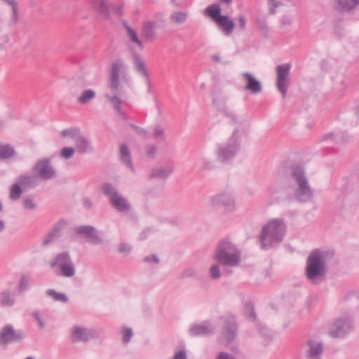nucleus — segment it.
Segmentation results:
<instances>
[{
	"instance_id": "nucleus-1",
	"label": "nucleus",
	"mask_w": 359,
	"mask_h": 359,
	"mask_svg": "<svg viewBox=\"0 0 359 359\" xmlns=\"http://www.w3.org/2000/svg\"><path fill=\"white\" fill-rule=\"evenodd\" d=\"M286 225L281 219H273L263 227L259 241L262 248L269 250L280 244L285 236Z\"/></svg>"
},
{
	"instance_id": "nucleus-2",
	"label": "nucleus",
	"mask_w": 359,
	"mask_h": 359,
	"mask_svg": "<svg viewBox=\"0 0 359 359\" xmlns=\"http://www.w3.org/2000/svg\"><path fill=\"white\" fill-rule=\"evenodd\" d=\"M328 252L317 250L313 252L307 259L306 274L313 283H318L326 273V262Z\"/></svg>"
},
{
	"instance_id": "nucleus-3",
	"label": "nucleus",
	"mask_w": 359,
	"mask_h": 359,
	"mask_svg": "<svg viewBox=\"0 0 359 359\" xmlns=\"http://www.w3.org/2000/svg\"><path fill=\"white\" fill-rule=\"evenodd\" d=\"M291 174L295 184L293 194L294 198L300 203H306L311 201L313 191L304 168L294 166L292 168Z\"/></svg>"
},
{
	"instance_id": "nucleus-4",
	"label": "nucleus",
	"mask_w": 359,
	"mask_h": 359,
	"mask_svg": "<svg viewBox=\"0 0 359 359\" xmlns=\"http://www.w3.org/2000/svg\"><path fill=\"white\" fill-rule=\"evenodd\" d=\"M241 254L237 247L228 240L218 244L214 254V259L227 266H237L241 262Z\"/></svg>"
},
{
	"instance_id": "nucleus-5",
	"label": "nucleus",
	"mask_w": 359,
	"mask_h": 359,
	"mask_svg": "<svg viewBox=\"0 0 359 359\" xmlns=\"http://www.w3.org/2000/svg\"><path fill=\"white\" fill-rule=\"evenodd\" d=\"M238 130L234 129L233 133L225 143L218 145L217 158L222 162H228L234 158L240 150Z\"/></svg>"
},
{
	"instance_id": "nucleus-6",
	"label": "nucleus",
	"mask_w": 359,
	"mask_h": 359,
	"mask_svg": "<svg viewBox=\"0 0 359 359\" xmlns=\"http://www.w3.org/2000/svg\"><path fill=\"white\" fill-rule=\"evenodd\" d=\"M104 194L109 198L111 206L121 212H128L130 205L128 200L124 198L116 189L111 184H104L102 187Z\"/></svg>"
},
{
	"instance_id": "nucleus-7",
	"label": "nucleus",
	"mask_w": 359,
	"mask_h": 359,
	"mask_svg": "<svg viewBox=\"0 0 359 359\" xmlns=\"http://www.w3.org/2000/svg\"><path fill=\"white\" fill-rule=\"evenodd\" d=\"M353 319L349 315H343L337 318L332 325L330 334L332 337H343L352 331Z\"/></svg>"
},
{
	"instance_id": "nucleus-8",
	"label": "nucleus",
	"mask_w": 359,
	"mask_h": 359,
	"mask_svg": "<svg viewBox=\"0 0 359 359\" xmlns=\"http://www.w3.org/2000/svg\"><path fill=\"white\" fill-rule=\"evenodd\" d=\"M122 76L126 80H130L127 74V66L121 60L114 61L111 65L110 88L113 93H116L119 88V78Z\"/></svg>"
},
{
	"instance_id": "nucleus-9",
	"label": "nucleus",
	"mask_w": 359,
	"mask_h": 359,
	"mask_svg": "<svg viewBox=\"0 0 359 359\" xmlns=\"http://www.w3.org/2000/svg\"><path fill=\"white\" fill-rule=\"evenodd\" d=\"M209 204L213 208L223 207L228 211H231L235 208L234 198L227 191L220 192L212 196Z\"/></svg>"
},
{
	"instance_id": "nucleus-10",
	"label": "nucleus",
	"mask_w": 359,
	"mask_h": 359,
	"mask_svg": "<svg viewBox=\"0 0 359 359\" xmlns=\"http://www.w3.org/2000/svg\"><path fill=\"white\" fill-rule=\"evenodd\" d=\"M291 65L289 63H284L278 65L277 71V88L284 97L286 95L287 85L289 83V74Z\"/></svg>"
},
{
	"instance_id": "nucleus-11",
	"label": "nucleus",
	"mask_w": 359,
	"mask_h": 359,
	"mask_svg": "<svg viewBox=\"0 0 359 359\" xmlns=\"http://www.w3.org/2000/svg\"><path fill=\"white\" fill-rule=\"evenodd\" d=\"M96 337V332L82 325H76L72 327L70 339L72 341L87 342Z\"/></svg>"
},
{
	"instance_id": "nucleus-12",
	"label": "nucleus",
	"mask_w": 359,
	"mask_h": 359,
	"mask_svg": "<svg viewBox=\"0 0 359 359\" xmlns=\"http://www.w3.org/2000/svg\"><path fill=\"white\" fill-rule=\"evenodd\" d=\"M25 334L23 331L15 330L11 325H6L0 331V344L5 345L10 342L23 339Z\"/></svg>"
},
{
	"instance_id": "nucleus-13",
	"label": "nucleus",
	"mask_w": 359,
	"mask_h": 359,
	"mask_svg": "<svg viewBox=\"0 0 359 359\" xmlns=\"http://www.w3.org/2000/svg\"><path fill=\"white\" fill-rule=\"evenodd\" d=\"M215 328L210 321L206 320L191 325L189 329V334L193 337L209 335L214 332Z\"/></svg>"
},
{
	"instance_id": "nucleus-14",
	"label": "nucleus",
	"mask_w": 359,
	"mask_h": 359,
	"mask_svg": "<svg viewBox=\"0 0 359 359\" xmlns=\"http://www.w3.org/2000/svg\"><path fill=\"white\" fill-rule=\"evenodd\" d=\"M34 171L39 177L43 180H48L55 174V170L50 166L49 161L47 159L39 161L34 168Z\"/></svg>"
},
{
	"instance_id": "nucleus-15",
	"label": "nucleus",
	"mask_w": 359,
	"mask_h": 359,
	"mask_svg": "<svg viewBox=\"0 0 359 359\" xmlns=\"http://www.w3.org/2000/svg\"><path fill=\"white\" fill-rule=\"evenodd\" d=\"M236 334V326L235 318L233 316H228L224 320L221 340L224 339L226 342H229L235 338Z\"/></svg>"
},
{
	"instance_id": "nucleus-16",
	"label": "nucleus",
	"mask_w": 359,
	"mask_h": 359,
	"mask_svg": "<svg viewBox=\"0 0 359 359\" xmlns=\"http://www.w3.org/2000/svg\"><path fill=\"white\" fill-rule=\"evenodd\" d=\"M307 359H321L324 347L320 341L316 339H309L307 341Z\"/></svg>"
},
{
	"instance_id": "nucleus-17",
	"label": "nucleus",
	"mask_w": 359,
	"mask_h": 359,
	"mask_svg": "<svg viewBox=\"0 0 359 359\" xmlns=\"http://www.w3.org/2000/svg\"><path fill=\"white\" fill-rule=\"evenodd\" d=\"M76 232L83 236L87 241L94 245L102 243L101 238L97 235L95 229L91 226H81L76 228Z\"/></svg>"
},
{
	"instance_id": "nucleus-18",
	"label": "nucleus",
	"mask_w": 359,
	"mask_h": 359,
	"mask_svg": "<svg viewBox=\"0 0 359 359\" xmlns=\"http://www.w3.org/2000/svg\"><path fill=\"white\" fill-rule=\"evenodd\" d=\"M135 67L137 72L146 79L149 88H150L149 74L147 68V65L143 59L136 53L133 54Z\"/></svg>"
},
{
	"instance_id": "nucleus-19",
	"label": "nucleus",
	"mask_w": 359,
	"mask_h": 359,
	"mask_svg": "<svg viewBox=\"0 0 359 359\" xmlns=\"http://www.w3.org/2000/svg\"><path fill=\"white\" fill-rule=\"evenodd\" d=\"M241 76L246 80V86L245 88L254 94L259 93L262 91V87L261 83L257 80L251 74L245 72Z\"/></svg>"
},
{
	"instance_id": "nucleus-20",
	"label": "nucleus",
	"mask_w": 359,
	"mask_h": 359,
	"mask_svg": "<svg viewBox=\"0 0 359 359\" xmlns=\"http://www.w3.org/2000/svg\"><path fill=\"white\" fill-rule=\"evenodd\" d=\"M69 255L67 252H62L58 254L56 257L51 261L50 266L57 274V271H60L65 265L71 262Z\"/></svg>"
},
{
	"instance_id": "nucleus-21",
	"label": "nucleus",
	"mask_w": 359,
	"mask_h": 359,
	"mask_svg": "<svg viewBox=\"0 0 359 359\" xmlns=\"http://www.w3.org/2000/svg\"><path fill=\"white\" fill-rule=\"evenodd\" d=\"M226 36H229L235 28V23L226 15L219 18L216 22Z\"/></svg>"
},
{
	"instance_id": "nucleus-22",
	"label": "nucleus",
	"mask_w": 359,
	"mask_h": 359,
	"mask_svg": "<svg viewBox=\"0 0 359 359\" xmlns=\"http://www.w3.org/2000/svg\"><path fill=\"white\" fill-rule=\"evenodd\" d=\"M15 303V297L8 290H4L0 293V305L4 308L12 307Z\"/></svg>"
},
{
	"instance_id": "nucleus-23",
	"label": "nucleus",
	"mask_w": 359,
	"mask_h": 359,
	"mask_svg": "<svg viewBox=\"0 0 359 359\" xmlns=\"http://www.w3.org/2000/svg\"><path fill=\"white\" fill-rule=\"evenodd\" d=\"M76 149L79 153L85 154L92 151L90 142L81 134L76 139Z\"/></svg>"
},
{
	"instance_id": "nucleus-24",
	"label": "nucleus",
	"mask_w": 359,
	"mask_h": 359,
	"mask_svg": "<svg viewBox=\"0 0 359 359\" xmlns=\"http://www.w3.org/2000/svg\"><path fill=\"white\" fill-rule=\"evenodd\" d=\"M120 153L122 163L127 165L132 171H134V167L132 163L130 153L126 144H123L121 146Z\"/></svg>"
},
{
	"instance_id": "nucleus-25",
	"label": "nucleus",
	"mask_w": 359,
	"mask_h": 359,
	"mask_svg": "<svg viewBox=\"0 0 359 359\" xmlns=\"http://www.w3.org/2000/svg\"><path fill=\"white\" fill-rule=\"evenodd\" d=\"M15 182L19 184L23 189L32 188L36 185L35 177L30 175H22L19 176Z\"/></svg>"
},
{
	"instance_id": "nucleus-26",
	"label": "nucleus",
	"mask_w": 359,
	"mask_h": 359,
	"mask_svg": "<svg viewBox=\"0 0 359 359\" xmlns=\"http://www.w3.org/2000/svg\"><path fill=\"white\" fill-rule=\"evenodd\" d=\"M189 17L187 11H175L172 12L170 16L172 22L177 25L184 23Z\"/></svg>"
},
{
	"instance_id": "nucleus-27",
	"label": "nucleus",
	"mask_w": 359,
	"mask_h": 359,
	"mask_svg": "<svg viewBox=\"0 0 359 359\" xmlns=\"http://www.w3.org/2000/svg\"><path fill=\"white\" fill-rule=\"evenodd\" d=\"M339 8L344 11L354 10L359 5V0H336Z\"/></svg>"
},
{
	"instance_id": "nucleus-28",
	"label": "nucleus",
	"mask_w": 359,
	"mask_h": 359,
	"mask_svg": "<svg viewBox=\"0 0 359 359\" xmlns=\"http://www.w3.org/2000/svg\"><path fill=\"white\" fill-rule=\"evenodd\" d=\"M106 98L111 104L114 108L116 110L118 114L123 118H126V114L121 109V104L123 102L116 95H110L109 94L105 95Z\"/></svg>"
},
{
	"instance_id": "nucleus-29",
	"label": "nucleus",
	"mask_w": 359,
	"mask_h": 359,
	"mask_svg": "<svg viewBox=\"0 0 359 359\" xmlns=\"http://www.w3.org/2000/svg\"><path fill=\"white\" fill-rule=\"evenodd\" d=\"M222 9L219 4H213L208 6L205 12V13L210 17L215 22L217 21L219 18L223 15H221Z\"/></svg>"
},
{
	"instance_id": "nucleus-30",
	"label": "nucleus",
	"mask_w": 359,
	"mask_h": 359,
	"mask_svg": "<svg viewBox=\"0 0 359 359\" xmlns=\"http://www.w3.org/2000/svg\"><path fill=\"white\" fill-rule=\"evenodd\" d=\"M172 168L170 167L163 168L160 167L154 169L151 172V177H156L159 179H166L172 172Z\"/></svg>"
},
{
	"instance_id": "nucleus-31",
	"label": "nucleus",
	"mask_w": 359,
	"mask_h": 359,
	"mask_svg": "<svg viewBox=\"0 0 359 359\" xmlns=\"http://www.w3.org/2000/svg\"><path fill=\"white\" fill-rule=\"evenodd\" d=\"M96 96L95 91L93 89L85 90L81 95L77 98L78 103L81 104H86L90 100H93Z\"/></svg>"
},
{
	"instance_id": "nucleus-32",
	"label": "nucleus",
	"mask_w": 359,
	"mask_h": 359,
	"mask_svg": "<svg viewBox=\"0 0 359 359\" xmlns=\"http://www.w3.org/2000/svg\"><path fill=\"white\" fill-rule=\"evenodd\" d=\"M156 25L154 22L147 21L143 25V33L144 37L149 40H153L155 38L154 29Z\"/></svg>"
},
{
	"instance_id": "nucleus-33",
	"label": "nucleus",
	"mask_w": 359,
	"mask_h": 359,
	"mask_svg": "<svg viewBox=\"0 0 359 359\" xmlns=\"http://www.w3.org/2000/svg\"><path fill=\"white\" fill-rule=\"evenodd\" d=\"M46 295L51 297L55 302L66 303L68 302V297L65 293L56 292L55 290L48 289L46 290Z\"/></svg>"
},
{
	"instance_id": "nucleus-34",
	"label": "nucleus",
	"mask_w": 359,
	"mask_h": 359,
	"mask_svg": "<svg viewBox=\"0 0 359 359\" xmlns=\"http://www.w3.org/2000/svg\"><path fill=\"white\" fill-rule=\"evenodd\" d=\"M125 27L127 30L128 36L131 42L135 43L138 48H142L143 45L141 40L139 39L138 35L135 29L130 27L128 25H125Z\"/></svg>"
},
{
	"instance_id": "nucleus-35",
	"label": "nucleus",
	"mask_w": 359,
	"mask_h": 359,
	"mask_svg": "<svg viewBox=\"0 0 359 359\" xmlns=\"http://www.w3.org/2000/svg\"><path fill=\"white\" fill-rule=\"evenodd\" d=\"M57 274L61 276L71 278L75 274V268L72 262H69L65 265L60 271H57Z\"/></svg>"
},
{
	"instance_id": "nucleus-36",
	"label": "nucleus",
	"mask_w": 359,
	"mask_h": 359,
	"mask_svg": "<svg viewBox=\"0 0 359 359\" xmlns=\"http://www.w3.org/2000/svg\"><path fill=\"white\" fill-rule=\"evenodd\" d=\"M94 8L102 13L108 11L109 1L108 0H90Z\"/></svg>"
},
{
	"instance_id": "nucleus-37",
	"label": "nucleus",
	"mask_w": 359,
	"mask_h": 359,
	"mask_svg": "<svg viewBox=\"0 0 359 359\" xmlns=\"http://www.w3.org/2000/svg\"><path fill=\"white\" fill-rule=\"evenodd\" d=\"M23 193V188L15 182L10 188V198L13 201H18Z\"/></svg>"
},
{
	"instance_id": "nucleus-38",
	"label": "nucleus",
	"mask_w": 359,
	"mask_h": 359,
	"mask_svg": "<svg viewBox=\"0 0 359 359\" xmlns=\"http://www.w3.org/2000/svg\"><path fill=\"white\" fill-rule=\"evenodd\" d=\"M14 149L8 144H0V159H6L13 156Z\"/></svg>"
},
{
	"instance_id": "nucleus-39",
	"label": "nucleus",
	"mask_w": 359,
	"mask_h": 359,
	"mask_svg": "<svg viewBox=\"0 0 359 359\" xmlns=\"http://www.w3.org/2000/svg\"><path fill=\"white\" fill-rule=\"evenodd\" d=\"M81 135L80 130L76 128H71L63 130L61 132V135L64 137H69L73 139L74 141Z\"/></svg>"
},
{
	"instance_id": "nucleus-40",
	"label": "nucleus",
	"mask_w": 359,
	"mask_h": 359,
	"mask_svg": "<svg viewBox=\"0 0 359 359\" xmlns=\"http://www.w3.org/2000/svg\"><path fill=\"white\" fill-rule=\"evenodd\" d=\"M31 284L30 278L27 276H22L18 285V290L23 292L29 288Z\"/></svg>"
},
{
	"instance_id": "nucleus-41",
	"label": "nucleus",
	"mask_w": 359,
	"mask_h": 359,
	"mask_svg": "<svg viewBox=\"0 0 359 359\" xmlns=\"http://www.w3.org/2000/svg\"><path fill=\"white\" fill-rule=\"evenodd\" d=\"M23 206L26 210H32L36 208V204L31 196H26L23 198Z\"/></svg>"
},
{
	"instance_id": "nucleus-42",
	"label": "nucleus",
	"mask_w": 359,
	"mask_h": 359,
	"mask_svg": "<svg viewBox=\"0 0 359 359\" xmlns=\"http://www.w3.org/2000/svg\"><path fill=\"white\" fill-rule=\"evenodd\" d=\"M153 136L155 139L163 140L165 138L164 129L160 126H157L154 129Z\"/></svg>"
},
{
	"instance_id": "nucleus-43",
	"label": "nucleus",
	"mask_w": 359,
	"mask_h": 359,
	"mask_svg": "<svg viewBox=\"0 0 359 359\" xmlns=\"http://www.w3.org/2000/svg\"><path fill=\"white\" fill-rule=\"evenodd\" d=\"M75 152V149L70 147H64L60 152V155L62 158L68 159L71 158Z\"/></svg>"
},
{
	"instance_id": "nucleus-44",
	"label": "nucleus",
	"mask_w": 359,
	"mask_h": 359,
	"mask_svg": "<svg viewBox=\"0 0 359 359\" xmlns=\"http://www.w3.org/2000/svg\"><path fill=\"white\" fill-rule=\"evenodd\" d=\"M210 274L212 279H218L221 276L219 264H215L210 267Z\"/></svg>"
},
{
	"instance_id": "nucleus-45",
	"label": "nucleus",
	"mask_w": 359,
	"mask_h": 359,
	"mask_svg": "<svg viewBox=\"0 0 359 359\" xmlns=\"http://www.w3.org/2000/svg\"><path fill=\"white\" fill-rule=\"evenodd\" d=\"M59 234L58 228H55L53 231L49 233L43 240V244L48 245Z\"/></svg>"
},
{
	"instance_id": "nucleus-46",
	"label": "nucleus",
	"mask_w": 359,
	"mask_h": 359,
	"mask_svg": "<svg viewBox=\"0 0 359 359\" xmlns=\"http://www.w3.org/2000/svg\"><path fill=\"white\" fill-rule=\"evenodd\" d=\"M246 27V19L243 15H239L238 17V29L241 32L244 31Z\"/></svg>"
},
{
	"instance_id": "nucleus-47",
	"label": "nucleus",
	"mask_w": 359,
	"mask_h": 359,
	"mask_svg": "<svg viewBox=\"0 0 359 359\" xmlns=\"http://www.w3.org/2000/svg\"><path fill=\"white\" fill-rule=\"evenodd\" d=\"M32 316L35 318V320L38 322L39 326L41 329H43L45 327L46 323L43 318L41 317L40 313L39 311H34Z\"/></svg>"
},
{
	"instance_id": "nucleus-48",
	"label": "nucleus",
	"mask_w": 359,
	"mask_h": 359,
	"mask_svg": "<svg viewBox=\"0 0 359 359\" xmlns=\"http://www.w3.org/2000/svg\"><path fill=\"white\" fill-rule=\"evenodd\" d=\"M133 335V331L131 329L125 328L123 330V341L125 343L128 342L130 340V339L132 338Z\"/></svg>"
},
{
	"instance_id": "nucleus-49",
	"label": "nucleus",
	"mask_w": 359,
	"mask_h": 359,
	"mask_svg": "<svg viewBox=\"0 0 359 359\" xmlns=\"http://www.w3.org/2000/svg\"><path fill=\"white\" fill-rule=\"evenodd\" d=\"M196 270L193 268L186 269L182 273V276L184 278L193 277L196 275Z\"/></svg>"
},
{
	"instance_id": "nucleus-50",
	"label": "nucleus",
	"mask_w": 359,
	"mask_h": 359,
	"mask_svg": "<svg viewBox=\"0 0 359 359\" xmlns=\"http://www.w3.org/2000/svg\"><path fill=\"white\" fill-rule=\"evenodd\" d=\"M214 168V163L212 160L203 158V169L210 170Z\"/></svg>"
},
{
	"instance_id": "nucleus-51",
	"label": "nucleus",
	"mask_w": 359,
	"mask_h": 359,
	"mask_svg": "<svg viewBox=\"0 0 359 359\" xmlns=\"http://www.w3.org/2000/svg\"><path fill=\"white\" fill-rule=\"evenodd\" d=\"M226 117L229 119L230 122L233 124H236L239 122L236 115L233 111L225 112Z\"/></svg>"
},
{
	"instance_id": "nucleus-52",
	"label": "nucleus",
	"mask_w": 359,
	"mask_h": 359,
	"mask_svg": "<svg viewBox=\"0 0 359 359\" xmlns=\"http://www.w3.org/2000/svg\"><path fill=\"white\" fill-rule=\"evenodd\" d=\"M118 250L122 253L128 254L130 252L131 247L127 243H121L118 248Z\"/></svg>"
},
{
	"instance_id": "nucleus-53",
	"label": "nucleus",
	"mask_w": 359,
	"mask_h": 359,
	"mask_svg": "<svg viewBox=\"0 0 359 359\" xmlns=\"http://www.w3.org/2000/svg\"><path fill=\"white\" fill-rule=\"evenodd\" d=\"M172 359H187L185 350H180L175 353Z\"/></svg>"
},
{
	"instance_id": "nucleus-54",
	"label": "nucleus",
	"mask_w": 359,
	"mask_h": 359,
	"mask_svg": "<svg viewBox=\"0 0 359 359\" xmlns=\"http://www.w3.org/2000/svg\"><path fill=\"white\" fill-rule=\"evenodd\" d=\"M246 310H248L250 313V318L252 319V320H255V311H254V308H253V306L251 303H249L247 306H246Z\"/></svg>"
},
{
	"instance_id": "nucleus-55",
	"label": "nucleus",
	"mask_w": 359,
	"mask_h": 359,
	"mask_svg": "<svg viewBox=\"0 0 359 359\" xmlns=\"http://www.w3.org/2000/svg\"><path fill=\"white\" fill-rule=\"evenodd\" d=\"M259 332H260L261 334L264 337H266V339L270 338L271 336L270 330H269L267 328H266L264 327H260Z\"/></svg>"
},
{
	"instance_id": "nucleus-56",
	"label": "nucleus",
	"mask_w": 359,
	"mask_h": 359,
	"mask_svg": "<svg viewBox=\"0 0 359 359\" xmlns=\"http://www.w3.org/2000/svg\"><path fill=\"white\" fill-rule=\"evenodd\" d=\"M156 152V147L154 145H149L147 147V153L149 156H153Z\"/></svg>"
},
{
	"instance_id": "nucleus-57",
	"label": "nucleus",
	"mask_w": 359,
	"mask_h": 359,
	"mask_svg": "<svg viewBox=\"0 0 359 359\" xmlns=\"http://www.w3.org/2000/svg\"><path fill=\"white\" fill-rule=\"evenodd\" d=\"M144 260L146 262H153L155 264L158 263V257L156 255L145 257Z\"/></svg>"
},
{
	"instance_id": "nucleus-58",
	"label": "nucleus",
	"mask_w": 359,
	"mask_h": 359,
	"mask_svg": "<svg viewBox=\"0 0 359 359\" xmlns=\"http://www.w3.org/2000/svg\"><path fill=\"white\" fill-rule=\"evenodd\" d=\"M216 359H235V358L226 353L221 352L219 354V355L217 357Z\"/></svg>"
},
{
	"instance_id": "nucleus-59",
	"label": "nucleus",
	"mask_w": 359,
	"mask_h": 359,
	"mask_svg": "<svg viewBox=\"0 0 359 359\" xmlns=\"http://www.w3.org/2000/svg\"><path fill=\"white\" fill-rule=\"evenodd\" d=\"M83 203L84 207L86 208H90L93 206L92 201L88 198L83 199Z\"/></svg>"
},
{
	"instance_id": "nucleus-60",
	"label": "nucleus",
	"mask_w": 359,
	"mask_h": 359,
	"mask_svg": "<svg viewBox=\"0 0 359 359\" xmlns=\"http://www.w3.org/2000/svg\"><path fill=\"white\" fill-rule=\"evenodd\" d=\"M150 231H151V230H150V229H147V230H145V231H142V232L140 233V238H141L142 240H144V239H146V238H147V236H146V234H147V233H149Z\"/></svg>"
},
{
	"instance_id": "nucleus-61",
	"label": "nucleus",
	"mask_w": 359,
	"mask_h": 359,
	"mask_svg": "<svg viewBox=\"0 0 359 359\" xmlns=\"http://www.w3.org/2000/svg\"><path fill=\"white\" fill-rule=\"evenodd\" d=\"M6 229V223L4 221L0 219V233H2Z\"/></svg>"
},
{
	"instance_id": "nucleus-62",
	"label": "nucleus",
	"mask_w": 359,
	"mask_h": 359,
	"mask_svg": "<svg viewBox=\"0 0 359 359\" xmlns=\"http://www.w3.org/2000/svg\"><path fill=\"white\" fill-rule=\"evenodd\" d=\"M212 60H213L214 61H215V62H221V59H220V57H219V55H216V54H215V55H213L212 56Z\"/></svg>"
},
{
	"instance_id": "nucleus-63",
	"label": "nucleus",
	"mask_w": 359,
	"mask_h": 359,
	"mask_svg": "<svg viewBox=\"0 0 359 359\" xmlns=\"http://www.w3.org/2000/svg\"><path fill=\"white\" fill-rule=\"evenodd\" d=\"M334 135L332 133H329V134H327L324 136V140H329L330 138H332L333 137Z\"/></svg>"
},
{
	"instance_id": "nucleus-64",
	"label": "nucleus",
	"mask_w": 359,
	"mask_h": 359,
	"mask_svg": "<svg viewBox=\"0 0 359 359\" xmlns=\"http://www.w3.org/2000/svg\"><path fill=\"white\" fill-rule=\"evenodd\" d=\"M355 115L359 117V105L357 106L354 109Z\"/></svg>"
}]
</instances>
